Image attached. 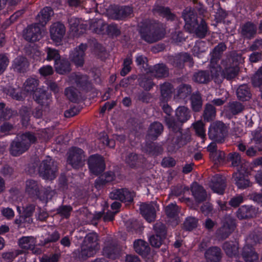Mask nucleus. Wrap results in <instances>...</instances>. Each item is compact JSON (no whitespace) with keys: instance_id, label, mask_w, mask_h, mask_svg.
<instances>
[{"instance_id":"obj_1","label":"nucleus","mask_w":262,"mask_h":262,"mask_svg":"<svg viewBox=\"0 0 262 262\" xmlns=\"http://www.w3.org/2000/svg\"><path fill=\"white\" fill-rule=\"evenodd\" d=\"M242 55L236 51H232L226 54L221 61V64L216 67L219 74L222 71V75L227 80L234 78L238 74L239 68L238 63L241 61Z\"/></svg>"},{"instance_id":"obj_2","label":"nucleus","mask_w":262,"mask_h":262,"mask_svg":"<svg viewBox=\"0 0 262 262\" xmlns=\"http://www.w3.org/2000/svg\"><path fill=\"white\" fill-rule=\"evenodd\" d=\"M139 28L141 38L148 43L161 40L166 34L165 28L159 23L144 21L141 23Z\"/></svg>"},{"instance_id":"obj_3","label":"nucleus","mask_w":262,"mask_h":262,"mask_svg":"<svg viewBox=\"0 0 262 262\" xmlns=\"http://www.w3.org/2000/svg\"><path fill=\"white\" fill-rule=\"evenodd\" d=\"M37 138L34 134L29 132L17 137L10 144L9 151L14 157L21 155L27 151L32 144L35 143Z\"/></svg>"},{"instance_id":"obj_4","label":"nucleus","mask_w":262,"mask_h":262,"mask_svg":"<svg viewBox=\"0 0 262 262\" xmlns=\"http://www.w3.org/2000/svg\"><path fill=\"white\" fill-rule=\"evenodd\" d=\"M228 127L223 121H215L209 128L208 137L214 142L222 143L228 136Z\"/></svg>"},{"instance_id":"obj_5","label":"nucleus","mask_w":262,"mask_h":262,"mask_svg":"<svg viewBox=\"0 0 262 262\" xmlns=\"http://www.w3.org/2000/svg\"><path fill=\"white\" fill-rule=\"evenodd\" d=\"M57 163L50 157L42 161L38 168L39 175L45 179L53 180L57 176Z\"/></svg>"},{"instance_id":"obj_6","label":"nucleus","mask_w":262,"mask_h":262,"mask_svg":"<svg viewBox=\"0 0 262 262\" xmlns=\"http://www.w3.org/2000/svg\"><path fill=\"white\" fill-rule=\"evenodd\" d=\"M235 227V220L229 215H225L222 226L215 232V236L219 241H223L229 237Z\"/></svg>"},{"instance_id":"obj_7","label":"nucleus","mask_w":262,"mask_h":262,"mask_svg":"<svg viewBox=\"0 0 262 262\" xmlns=\"http://www.w3.org/2000/svg\"><path fill=\"white\" fill-rule=\"evenodd\" d=\"M67 154V162L73 168L77 169L84 165L85 157L82 149L72 147L69 149Z\"/></svg>"},{"instance_id":"obj_8","label":"nucleus","mask_w":262,"mask_h":262,"mask_svg":"<svg viewBox=\"0 0 262 262\" xmlns=\"http://www.w3.org/2000/svg\"><path fill=\"white\" fill-rule=\"evenodd\" d=\"M226 49L227 46L225 42H222L216 46L210 53V72L213 76L217 77L219 76V71L216 70V67H218V62Z\"/></svg>"},{"instance_id":"obj_9","label":"nucleus","mask_w":262,"mask_h":262,"mask_svg":"<svg viewBox=\"0 0 262 262\" xmlns=\"http://www.w3.org/2000/svg\"><path fill=\"white\" fill-rule=\"evenodd\" d=\"M167 62L173 67L182 69L185 67V63L188 62L189 67L194 64L193 58L190 54L187 52H181L174 55H169L167 57Z\"/></svg>"},{"instance_id":"obj_10","label":"nucleus","mask_w":262,"mask_h":262,"mask_svg":"<svg viewBox=\"0 0 262 262\" xmlns=\"http://www.w3.org/2000/svg\"><path fill=\"white\" fill-rule=\"evenodd\" d=\"M88 164L90 171L96 176L102 173L105 168L104 158L98 154L90 156L88 159Z\"/></svg>"},{"instance_id":"obj_11","label":"nucleus","mask_w":262,"mask_h":262,"mask_svg":"<svg viewBox=\"0 0 262 262\" xmlns=\"http://www.w3.org/2000/svg\"><path fill=\"white\" fill-rule=\"evenodd\" d=\"M33 98L44 109L45 112L50 111V104L52 101L51 94L45 90L39 89L33 95Z\"/></svg>"},{"instance_id":"obj_12","label":"nucleus","mask_w":262,"mask_h":262,"mask_svg":"<svg viewBox=\"0 0 262 262\" xmlns=\"http://www.w3.org/2000/svg\"><path fill=\"white\" fill-rule=\"evenodd\" d=\"M232 178L238 188L244 189L250 186L251 183L246 170L242 167L233 173Z\"/></svg>"},{"instance_id":"obj_13","label":"nucleus","mask_w":262,"mask_h":262,"mask_svg":"<svg viewBox=\"0 0 262 262\" xmlns=\"http://www.w3.org/2000/svg\"><path fill=\"white\" fill-rule=\"evenodd\" d=\"M40 28L38 24L29 26L24 30L23 36L25 39L30 42H34L41 38Z\"/></svg>"},{"instance_id":"obj_14","label":"nucleus","mask_w":262,"mask_h":262,"mask_svg":"<svg viewBox=\"0 0 262 262\" xmlns=\"http://www.w3.org/2000/svg\"><path fill=\"white\" fill-rule=\"evenodd\" d=\"M182 17L185 22V29L188 32L199 21L198 16L193 9L191 8H185L182 12Z\"/></svg>"},{"instance_id":"obj_15","label":"nucleus","mask_w":262,"mask_h":262,"mask_svg":"<svg viewBox=\"0 0 262 262\" xmlns=\"http://www.w3.org/2000/svg\"><path fill=\"white\" fill-rule=\"evenodd\" d=\"M96 252L97 250L92 247H90L82 243L80 248L75 250L72 254L75 259L83 261L94 255Z\"/></svg>"},{"instance_id":"obj_16","label":"nucleus","mask_w":262,"mask_h":262,"mask_svg":"<svg viewBox=\"0 0 262 262\" xmlns=\"http://www.w3.org/2000/svg\"><path fill=\"white\" fill-rule=\"evenodd\" d=\"M258 208L252 205L241 206L236 211V216L239 220H248L256 217Z\"/></svg>"},{"instance_id":"obj_17","label":"nucleus","mask_w":262,"mask_h":262,"mask_svg":"<svg viewBox=\"0 0 262 262\" xmlns=\"http://www.w3.org/2000/svg\"><path fill=\"white\" fill-rule=\"evenodd\" d=\"M226 180L225 177L220 174H216L212 178L209 187L214 192L223 194L226 187Z\"/></svg>"},{"instance_id":"obj_18","label":"nucleus","mask_w":262,"mask_h":262,"mask_svg":"<svg viewBox=\"0 0 262 262\" xmlns=\"http://www.w3.org/2000/svg\"><path fill=\"white\" fill-rule=\"evenodd\" d=\"M140 212L144 219L149 223L154 222L156 217V210L154 203H143L140 205Z\"/></svg>"},{"instance_id":"obj_19","label":"nucleus","mask_w":262,"mask_h":262,"mask_svg":"<svg viewBox=\"0 0 262 262\" xmlns=\"http://www.w3.org/2000/svg\"><path fill=\"white\" fill-rule=\"evenodd\" d=\"M120 249L118 245L112 240H108L105 243L103 249V255L109 258L115 259L120 254Z\"/></svg>"},{"instance_id":"obj_20","label":"nucleus","mask_w":262,"mask_h":262,"mask_svg":"<svg viewBox=\"0 0 262 262\" xmlns=\"http://www.w3.org/2000/svg\"><path fill=\"white\" fill-rule=\"evenodd\" d=\"M51 39L56 42L61 41L66 33V28L63 24L60 22L53 24L50 30Z\"/></svg>"},{"instance_id":"obj_21","label":"nucleus","mask_w":262,"mask_h":262,"mask_svg":"<svg viewBox=\"0 0 262 262\" xmlns=\"http://www.w3.org/2000/svg\"><path fill=\"white\" fill-rule=\"evenodd\" d=\"M191 140V136L189 134H182V131L175 134L171 143L173 144L172 150H177L185 145Z\"/></svg>"},{"instance_id":"obj_22","label":"nucleus","mask_w":262,"mask_h":262,"mask_svg":"<svg viewBox=\"0 0 262 262\" xmlns=\"http://www.w3.org/2000/svg\"><path fill=\"white\" fill-rule=\"evenodd\" d=\"M86 44L81 43L76 48L70 55L71 60L78 66H82L84 63V52L87 49Z\"/></svg>"},{"instance_id":"obj_23","label":"nucleus","mask_w":262,"mask_h":262,"mask_svg":"<svg viewBox=\"0 0 262 262\" xmlns=\"http://www.w3.org/2000/svg\"><path fill=\"white\" fill-rule=\"evenodd\" d=\"M223 253L217 246H212L207 249L204 256L208 262H219L222 258Z\"/></svg>"},{"instance_id":"obj_24","label":"nucleus","mask_w":262,"mask_h":262,"mask_svg":"<svg viewBox=\"0 0 262 262\" xmlns=\"http://www.w3.org/2000/svg\"><path fill=\"white\" fill-rule=\"evenodd\" d=\"M209 31V28L205 20L201 18L200 21L197 23L188 32L190 33H194L197 37L204 38L206 37Z\"/></svg>"},{"instance_id":"obj_25","label":"nucleus","mask_w":262,"mask_h":262,"mask_svg":"<svg viewBox=\"0 0 262 262\" xmlns=\"http://www.w3.org/2000/svg\"><path fill=\"white\" fill-rule=\"evenodd\" d=\"M148 72L157 78H166L169 75V69L163 63H158L150 68Z\"/></svg>"},{"instance_id":"obj_26","label":"nucleus","mask_w":262,"mask_h":262,"mask_svg":"<svg viewBox=\"0 0 262 262\" xmlns=\"http://www.w3.org/2000/svg\"><path fill=\"white\" fill-rule=\"evenodd\" d=\"M242 255L246 262H257L258 260V254L250 244H246L243 248Z\"/></svg>"},{"instance_id":"obj_27","label":"nucleus","mask_w":262,"mask_h":262,"mask_svg":"<svg viewBox=\"0 0 262 262\" xmlns=\"http://www.w3.org/2000/svg\"><path fill=\"white\" fill-rule=\"evenodd\" d=\"M191 191L196 202L201 203L206 200L207 194L206 190L196 182L192 183Z\"/></svg>"},{"instance_id":"obj_28","label":"nucleus","mask_w":262,"mask_h":262,"mask_svg":"<svg viewBox=\"0 0 262 262\" xmlns=\"http://www.w3.org/2000/svg\"><path fill=\"white\" fill-rule=\"evenodd\" d=\"M257 33V27L255 24L251 21H247L241 27V35L248 39L254 38Z\"/></svg>"},{"instance_id":"obj_29","label":"nucleus","mask_w":262,"mask_h":262,"mask_svg":"<svg viewBox=\"0 0 262 262\" xmlns=\"http://www.w3.org/2000/svg\"><path fill=\"white\" fill-rule=\"evenodd\" d=\"M161 102H166L171 97L174 88L170 83L165 82L160 85Z\"/></svg>"},{"instance_id":"obj_30","label":"nucleus","mask_w":262,"mask_h":262,"mask_svg":"<svg viewBox=\"0 0 262 262\" xmlns=\"http://www.w3.org/2000/svg\"><path fill=\"white\" fill-rule=\"evenodd\" d=\"M143 152L151 156H157L163 151L162 146L159 144L153 142H146L142 147Z\"/></svg>"},{"instance_id":"obj_31","label":"nucleus","mask_w":262,"mask_h":262,"mask_svg":"<svg viewBox=\"0 0 262 262\" xmlns=\"http://www.w3.org/2000/svg\"><path fill=\"white\" fill-rule=\"evenodd\" d=\"M244 109L243 103L237 101H230L224 106L225 112L234 116L242 113Z\"/></svg>"},{"instance_id":"obj_32","label":"nucleus","mask_w":262,"mask_h":262,"mask_svg":"<svg viewBox=\"0 0 262 262\" xmlns=\"http://www.w3.org/2000/svg\"><path fill=\"white\" fill-rule=\"evenodd\" d=\"M163 129V124L159 122L155 121L150 125L147 136L149 139L155 140L162 133Z\"/></svg>"},{"instance_id":"obj_33","label":"nucleus","mask_w":262,"mask_h":262,"mask_svg":"<svg viewBox=\"0 0 262 262\" xmlns=\"http://www.w3.org/2000/svg\"><path fill=\"white\" fill-rule=\"evenodd\" d=\"M26 192L30 196H38L40 194V185L37 181L30 179L26 182Z\"/></svg>"},{"instance_id":"obj_34","label":"nucleus","mask_w":262,"mask_h":262,"mask_svg":"<svg viewBox=\"0 0 262 262\" xmlns=\"http://www.w3.org/2000/svg\"><path fill=\"white\" fill-rule=\"evenodd\" d=\"M19 246L25 250H31L33 252L36 253V251H34L35 246L36 244V238L32 236H23L18 240Z\"/></svg>"},{"instance_id":"obj_35","label":"nucleus","mask_w":262,"mask_h":262,"mask_svg":"<svg viewBox=\"0 0 262 262\" xmlns=\"http://www.w3.org/2000/svg\"><path fill=\"white\" fill-rule=\"evenodd\" d=\"M54 12L52 9L49 7H46L42 9L36 16V20L42 26L45 25L50 19Z\"/></svg>"},{"instance_id":"obj_36","label":"nucleus","mask_w":262,"mask_h":262,"mask_svg":"<svg viewBox=\"0 0 262 262\" xmlns=\"http://www.w3.org/2000/svg\"><path fill=\"white\" fill-rule=\"evenodd\" d=\"M134 248L137 253L143 256L147 255L150 251L148 243L142 239L136 240L134 242Z\"/></svg>"},{"instance_id":"obj_37","label":"nucleus","mask_w":262,"mask_h":262,"mask_svg":"<svg viewBox=\"0 0 262 262\" xmlns=\"http://www.w3.org/2000/svg\"><path fill=\"white\" fill-rule=\"evenodd\" d=\"M39 83V80L36 78H28L24 83V90L26 92L33 94V95L40 89L38 88Z\"/></svg>"},{"instance_id":"obj_38","label":"nucleus","mask_w":262,"mask_h":262,"mask_svg":"<svg viewBox=\"0 0 262 262\" xmlns=\"http://www.w3.org/2000/svg\"><path fill=\"white\" fill-rule=\"evenodd\" d=\"M13 68L18 73H24L29 67V62L26 58L18 56L13 61Z\"/></svg>"},{"instance_id":"obj_39","label":"nucleus","mask_w":262,"mask_h":262,"mask_svg":"<svg viewBox=\"0 0 262 262\" xmlns=\"http://www.w3.org/2000/svg\"><path fill=\"white\" fill-rule=\"evenodd\" d=\"M55 71L60 74L69 73L71 70V64L68 60L64 58L59 59L54 64Z\"/></svg>"},{"instance_id":"obj_40","label":"nucleus","mask_w":262,"mask_h":262,"mask_svg":"<svg viewBox=\"0 0 262 262\" xmlns=\"http://www.w3.org/2000/svg\"><path fill=\"white\" fill-rule=\"evenodd\" d=\"M139 85L145 91H149L155 85L152 78L146 74H141L138 78Z\"/></svg>"},{"instance_id":"obj_41","label":"nucleus","mask_w":262,"mask_h":262,"mask_svg":"<svg viewBox=\"0 0 262 262\" xmlns=\"http://www.w3.org/2000/svg\"><path fill=\"white\" fill-rule=\"evenodd\" d=\"M216 115V108L210 103H206L204 108L203 118L206 122H210L214 120Z\"/></svg>"},{"instance_id":"obj_42","label":"nucleus","mask_w":262,"mask_h":262,"mask_svg":"<svg viewBox=\"0 0 262 262\" xmlns=\"http://www.w3.org/2000/svg\"><path fill=\"white\" fill-rule=\"evenodd\" d=\"M190 102L192 110L195 112H199L201 111L203 106V100L202 95L199 92H196L192 94L190 97Z\"/></svg>"},{"instance_id":"obj_43","label":"nucleus","mask_w":262,"mask_h":262,"mask_svg":"<svg viewBox=\"0 0 262 262\" xmlns=\"http://www.w3.org/2000/svg\"><path fill=\"white\" fill-rule=\"evenodd\" d=\"M98 241V234L95 232H91L86 234L82 243L97 251L99 249Z\"/></svg>"},{"instance_id":"obj_44","label":"nucleus","mask_w":262,"mask_h":262,"mask_svg":"<svg viewBox=\"0 0 262 262\" xmlns=\"http://www.w3.org/2000/svg\"><path fill=\"white\" fill-rule=\"evenodd\" d=\"M115 179V174L114 172L107 171L101 175L96 181L95 186L97 188L105 185L106 183L113 181Z\"/></svg>"},{"instance_id":"obj_45","label":"nucleus","mask_w":262,"mask_h":262,"mask_svg":"<svg viewBox=\"0 0 262 262\" xmlns=\"http://www.w3.org/2000/svg\"><path fill=\"white\" fill-rule=\"evenodd\" d=\"M176 116L177 119L181 123L186 122L191 117V111L184 106L178 107L176 111Z\"/></svg>"},{"instance_id":"obj_46","label":"nucleus","mask_w":262,"mask_h":262,"mask_svg":"<svg viewBox=\"0 0 262 262\" xmlns=\"http://www.w3.org/2000/svg\"><path fill=\"white\" fill-rule=\"evenodd\" d=\"M192 79L194 82L201 84H206L210 81L209 73L207 71H199L195 72Z\"/></svg>"},{"instance_id":"obj_47","label":"nucleus","mask_w":262,"mask_h":262,"mask_svg":"<svg viewBox=\"0 0 262 262\" xmlns=\"http://www.w3.org/2000/svg\"><path fill=\"white\" fill-rule=\"evenodd\" d=\"M226 254L229 257L235 256L238 252V244L233 242H226L222 246Z\"/></svg>"},{"instance_id":"obj_48","label":"nucleus","mask_w":262,"mask_h":262,"mask_svg":"<svg viewBox=\"0 0 262 262\" xmlns=\"http://www.w3.org/2000/svg\"><path fill=\"white\" fill-rule=\"evenodd\" d=\"M153 11L155 13L158 14L167 20H173L176 18L175 14L171 13L170 9L168 7L157 6L154 8Z\"/></svg>"},{"instance_id":"obj_49","label":"nucleus","mask_w":262,"mask_h":262,"mask_svg":"<svg viewBox=\"0 0 262 262\" xmlns=\"http://www.w3.org/2000/svg\"><path fill=\"white\" fill-rule=\"evenodd\" d=\"M165 121L168 128L174 134L182 130L183 123L180 122L178 120L177 121L172 117H165Z\"/></svg>"},{"instance_id":"obj_50","label":"nucleus","mask_w":262,"mask_h":262,"mask_svg":"<svg viewBox=\"0 0 262 262\" xmlns=\"http://www.w3.org/2000/svg\"><path fill=\"white\" fill-rule=\"evenodd\" d=\"M236 95L241 101H247L251 98L250 88L247 84L241 85L236 90Z\"/></svg>"},{"instance_id":"obj_51","label":"nucleus","mask_w":262,"mask_h":262,"mask_svg":"<svg viewBox=\"0 0 262 262\" xmlns=\"http://www.w3.org/2000/svg\"><path fill=\"white\" fill-rule=\"evenodd\" d=\"M35 209V206L34 204H28L24 208L23 215L20 216L23 219L24 222L28 224L33 223V219L32 215Z\"/></svg>"},{"instance_id":"obj_52","label":"nucleus","mask_w":262,"mask_h":262,"mask_svg":"<svg viewBox=\"0 0 262 262\" xmlns=\"http://www.w3.org/2000/svg\"><path fill=\"white\" fill-rule=\"evenodd\" d=\"M73 74L74 75L75 83L78 87L85 90L90 84L89 78L86 75H82L79 73Z\"/></svg>"},{"instance_id":"obj_53","label":"nucleus","mask_w":262,"mask_h":262,"mask_svg":"<svg viewBox=\"0 0 262 262\" xmlns=\"http://www.w3.org/2000/svg\"><path fill=\"white\" fill-rule=\"evenodd\" d=\"M247 240L251 246L262 243V232L258 230H254L248 235Z\"/></svg>"},{"instance_id":"obj_54","label":"nucleus","mask_w":262,"mask_h":262,"mask_svg":"<svg viewBox=\"0 0 262 262\" xmlns=\"http://www.w3.org/2000/svg\"><path fill=\"white\" fill-rule=\"evenodd\" d=\"M207 48V45L205 41L202 40L197 41L192 49V53L194 56L199 57L201 54L206 51Z\"/></svg>"},{"instance_id":"obj_55","label":"nucleus","mask_w":262,"mask_h":262,"mask_svg":"<svg viewBox=\"0 0 262 262\" xmlns=\"http://www.w3.org/2000/svg\"><path fill=\"white\" fill-rule=\"evenodd\" d=\"M64 94L71 102H77L79 99V92L76 89L73 87L66 89Z\"/></svg>"},{"instance_id":"obj_56","label":"nucleus","mask_w":262,"mask_h":262,"mask_svg":"<svg viewBox=\"0 0 262 262\" xmlns=\"http://www.w3.org/2000/svg\"><path fill=\"white\" fill-rule=\"evenodd\" d=\"M106 14L109 18L115 20H121L120 12V6H111L106 10Z\"/></svg>"},{"instance_id":"obj_57","label":"nucleus","mask_w":262,"mask_h":262,"mask_svg":"<svg viewBox=\"0 0 262 262\" xmlns=\"http://www.w3.org/2000/svg\"><path fill=\"white\" fill-rule=\"evenodd\" d=\"M192 92L190 85L182 83L178 88V95L181 98H185L190 95Z\"/></svg>"},{"instance_id":"obj_58","label":"nucleus","mask_w":262,"mask_h":262,"mask_svg":"<svg viewBox=\"0 0 262 262\" xmlns=\"http://www.w3.org/2000/svg\"><path fill=\"white\" fill-rule=\"evenodd\" d=\"M193 128L195 130L196 135L204 139L205 138L206 134L205 130V124L201 120L196 121L193 124Z\"/></svg>"},{"instance_id":"obj_59","label":"nucleus","mask_w":262,"mask_h":262,"mask_svg":"<svg viewBox=\"0 0 262 262\" xmlns=\"http://www.w3.org/2000/svg\"><path fill=\"white\" fill-rule=\"evenodd\" d=\"M165 212L167 217L174 218L178 215L179 208L176 204L171 203L165 207Z\"/></svg>"},{"instance_id":"obj_60","label":"nucleus","mask_w":262,"mask_h":262,"mask_svg":"<svg viewBox=\"0 0 262 262\" xmlns=\"http://www.w3.org/2000/svg\"><path fill=\"white\" fill-rule=\"evenodd\" d=\"M30 108L25 106H23L19 111V114L24 125H27L30 121Z\"/></svg>"},{"instance_id":"obj_61","label":"nucleus","mask_w":262,"mask_h":262,"mask_svg":"<svg viewBox=\"0 0 262 262\" xmlns=\"http://www.w3.org/2000/svg\"><path fill=\"white\" fill-rule=\"evenodd\" d=\"M153 229L156 234L166 238L167 228L164 224L162 222H157L154 225Z\"/></svg>"},{"instance_id":"obj_62","label":"nucleus","mask_w":262,"mask_h":262,"mask_svg":"<svg viewBox=\"0 0 262 262\" xmlns=\"http://www.w3.org/2000/svg\"><path fill=\"white\" fill-rule=\"evenodd\" d=\"M90 28L94 32L99 33L103 29V21L101 19H92L90 23Z\"/></svg>"},{"instance_id":"obj_63","label":"nucleus","mask_w":262,"mask_h":262,"mask_svg":"<svg viewBox=\"0 0 262 262\" xmlns=\"http://www.w3.org/2000/svg\"><path fill=\"white\" fill-rule=\"evenodd\" d=\"M252 83L254 87L262 85V66L259 68L252 78Z\"/></svg>"},{"instance_id":"obj_64","label":"nucleus","mask_w":262,"mask_h":262,"mask_svg":"<svg viewBox=\"0 0 262 262\" xmlns=\"http://www.w3.org/2000/svg\"><path fill=\"white\" fill-rule=\"evenodd\" d=\"M198 220L193 217H187L184 222L183 226L185 230L191 231L197 227Z\"/></svg>"}]
</instances>
